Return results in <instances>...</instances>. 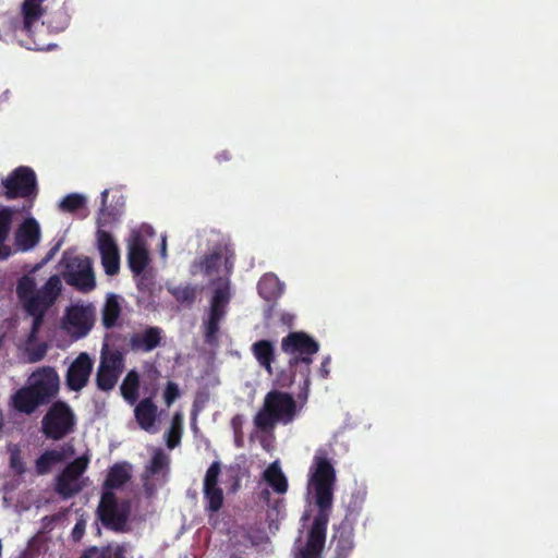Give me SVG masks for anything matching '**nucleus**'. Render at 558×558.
<instances>
[{"instance_id":"f257e3e1","label":"nucleus","mask_w":558,"mask_h":558,"mask_svg":"<svg viewBox=\"0 0 558 558\" xmlns=\"http://www.w3.org/2000/svg\"><path fill=\"white\" fill-rule=\"evenodd\" d=\"M62 290L63 284L59 275L49 277L38 289L35 279L31 276L25 275L17 280L15 290L17 300L23 311L32 317L28 343L36 341L47 313L57 303Z\"/></svg>"},{"instance_id":"f03ea898","label":"nucleus","mask_w":558,"mask_h":558,"mask_svg":"<svg viewBox=\"0 0 558 558\" xmlns=\"http://www.w3.org/2000/svg\"><path fill=\"white\" fill-rule=\"evenodd\" d=\"M281 351L289 355L288 368L301 378L298 398L306 401L311 387V365L319 343L304 331H291L281 340Z\"/></svg>"},{"instance_id":"7ed1b4c3","label":"nucleus","mask_w":558,"mask_h":558,"mask_svg":"<svg viewBox=\"0 0 558 558\" xmlns=\"http://www.w3.org/2000/svg\"><path fill=\"white\" fill-rule=\"evenodd\" d=\"M336 470L324 449H318L310 468V485L315 494L318 511L330 512L333 501Z\"/></svg>"},{"instance_id":"20e7f679","label":"nucleus","mask_w":558,"mask_h":558,"mask_svg":"<svg viewBox=\"0 0 558 558\" xmlns=\"http://www.w3.org/2000/svg\"><path fill=\"white\" fill-rule=\"evenodd\" d=\"M295 412L296 403L290 393L271 390L265 396L263 408L254 417V424L259 429H267L278 422H291Z\"/></svg>"},{"instance_id":"39448f33","label":"nucleus","mask_w":558,"mask_h":558,"mask_svg":"<svg viewBox=\"0 0 558 558\" xmlns=\"http://www.w3.org/2000/svg\"><path fill=\"white\" fill-rule=\"evenodd\" d=\"M76 415L69 403L53 401L41 418L40 430L50 440H62L75 430Z\"/></svg>"},{"instance_id":"423d86ee","label":"nucleus","mask_w":558,"mask_h":558,"mask_svg":"<svg viewBox=\"0 0 558 558\" xmlns=\"http://www.w3.org/2000/svg\"><path fill=\"white\" fill-rule=\"evenodd\" d=\"M60 265L63 268L62 277L69 286L82 292L95 288V276L88 257L77 256L68 250L63 252Z\"/></svg>"},{"instance_id":"0eeeda50","label":"nucleus","mask_w":558,"mask_h":558,"mask_svg":"<svg viewBox=\"0 0 558 558\" xmlns=\"http://www.w3.org/2000/svg\"><path fill=\"white\" fill-rule=\"evenodd\" d=\"M125 367L124 354L107 343L102 345L96 374V385L101 391H110L117 385Z\"/></svg>"},{"instance_id":"6e6552de","label":"nucleus","mask_w":558,"mask_h":558,"mask_svg":"<svg viewBox=\"0 0 558 558\" xmlns=\"http://www.w3.org/2000/svg\"><path fill=\"white\" fill-rule=\"evenodd\" d=\"M96 513L106 529L124 532L130 515V507L126 502L119 504L113 492L104 490Z\"/></svg>"},{"instance_id":"1a4fd4ad","label":"nucleus","mask_w":558,"mask_h":558,"mask_svg":"<svg viewBox=\"0 0 558 558\" xmlns=\"http://www.w3.org/2000/svg\"><path fill=\"white\" fill-rule=\"evenodd\" d=\"M1 185L8 199L34 198L38 193L36 173L26 166L15 168L2 180Z\"/></svg>"},{"instance_id":"9d476101","label":"nucleus","mask_w":558,"mask_h":558,"mask_svg":"<svg viewBox=\"0 0 558 558\" xmlns=\"http://www.w3.org/2000/svg\"><path fill=\"white\" fill-rule=\"evenodd\" d=\"M330 512L317 511L307 532L305 544L298 550L296 558H320L326 544Z\"/></svg>"},{"instance_id":"9b49d317","label":"nucleus","mask_w":558,"mask_h":558,"mask_svg":"<svg viewBox=\"0 0 558 558\" xmlns=\"http://www.w3.org/2000/svg\"><path fill=\"white\" fill-rule=\"evenodd\" d=\"M27 385L47 405L58 396L60 389V378L57 371L51 366L37 368L28 377Z\"/></svg>"},{"instance_id":"f8f14e48","label":"nucleus","mask_w":558,"mask_h":558,"mask_svg":"<svg viewBox=\"0 0 558 558\" xmlns=\"http://www.w3.org/2000/svg\"><path fill=\"white\" fill-rule=\"evenodd\" d=\"M359 512L354 513L349 507L344 519L335 526L331 545H333L332 558H349L354 548V524Z\"/></svg>"},{"instance_id":"ddd939ff","label":"nucleus","mask_w":558,"mask_h":558,"mask_svg":"<svg viewBox=\"0 0 558 558\" xmlns=\"http://www.w3.org/2000/svg\"><path fill=\"white\" fill-rule=\"evenodd\" d=\"M87 463L86 459L76 458L57 476L54 489L63 499H69L82 490L78 478L87 469Z\"/></svg>"},{"instance_id":"4468645a","label":"nucleus","mask_w":558,"mask_h":558,"mask_svg":"<svg viewBox=\"0 0 558 558\" xmlns=\"http://www.w3.org/2000/svg\"><path fill=\"white\" fill-rule=\"evenodd\" d=\"M220 473V461H214L207 469L204 476L203 498L205 502V510L208 513H217L223 506V490L218 485Z\"/></svg>"},{"instance_id":"2eb2a0df","label":"nucleus","mask_w":558,"mask_h":558,"mask_svg":"<svg viewBox=\"0 0 558 558\" xmlns=\"http://www.w3.org/2000/svg\"><path fill=\"white\" fill-rule=\"evenodd\" d=\"M96 238L105 272L109 276L117 275L120 270V253L116 240L110 232L101 229L97 230Z\"/></svg>"},{"instance_id":"dca6fc26","label":"nucleus","mask_w":558,"mask_h":558,"mask_svg":"<svg viewBox=\"0 0 558 558\" xmlns=\"http://www.w3.org/2000/svg\"><path fill=\"white\" fill-rule=\"evenodd\" d=\"M93 366L92 357L86 352L80 353L68 368L65 375L68 388L72 391H81L88 384Z\"/></svg>"},{"instance_id":"f3484780","label":"nucleus","mask_w":558,"mask_h":558,"mask_svg":"<svg viewBox=\"0 0 558 558\" xmlns=\"http://www.w3.org/2000/svg\"><path fill=\"white\" fill-rule=\"evenodd\" d=\"M41 232L38 221L26 218L15 230L14 245L16 252L32 251L40 241Z\"/></svg>"},{"instance_id":"a211bd4d","label":"nucleus","mask_w":558,"mask_h":558,"mask_svg":"<svg viewBox=\"0 0 558 558\" xmlns=\"http://www.w3.org/2000/svg\"><path fill=\"white\" fill-rule=\"evenodd\" d=\"M163 330L157 326L146 327L143 331L134 332L130 338L133 352H151L161 344Z\"/></svg>"},{"instance_id":"6ab92c4d","label":"nucleus","mask_w":558,"mask_h":558,"mask_svg":"<svg viewBox=\"0 0 558 558\" xmlns=\"http://www.w3.org/2000/svg\"><path fill=\"white\" fill-rule=\"evenodd\" d=\"M129 267L135 275L144 271L149 262L146 241L140 232L133 233L128 252Z\"/></svg>"},{"instance_id":"aec40b11","label":"nucleus","mask_w":558,"mask_h":558,"mask_svg":"<svg viewBox=\"0 0 558 558\" xmlns=\"http://www.w3.org/2000/svg\"><path fill=\"white\" fill-rule=\"evenodd\" d=\"M45 405L35 392L25 385L11 396V407L19 413L32 415L39 408Z\"/></svg>"},{"instance_id":"412c9836","label":"nucleus","mask_w":558,"mask_h":558,"mask_svg":"<svg viewBox=\"0 0 558 558\" xmlns=\"http://www.w3.org/2000/svg\"><path fill=\"white\" fill-rule=\"evenodd\" d=\"M230 301V290L228 281L219 279L218 286L215 288L208 317L221 320L226 315V307Z\"/></svg>"},{"instance_id":"4be33fe9","label":"nucleus","mask_w":558,"mask_h":558,"mask_svg":"<svg viewBox=\"0 0 558 558\" xmlns=\"http://www.w3.org/2000/svg\"><path fill=\"white\" fill-rule=\"evenodd\" d=\"M132 477V466L128 462H118L110 466L104 482V490L119 489Z\"/></svg>"},{"instance_id":"5701e85b","label":"nucleus","mask_w":558,"mask_h":558,"mask_svg":"<svg viewBox=\"0 0 558 558\" xmlns=\"http://www.w3.org/2000/svg\"><path fill=\"white\" fill-rule=\"evenodd\" d=\"M158 408L151 398L141 400L135 409L134 415L140 427L146 432L151 430L157 420Z\"/></svg>"},{"instance_id":"b1692460","label":"nucleus","mask_w":558,"mask_h":558,"mask_svg":"<svg viewBox=\"0 0 558 558\" xmlns=\"http://www.w3.org/2000/svg\"><path fill=\"white\" fill-rule=\"evenodd\" d=\"M14 210L10 207L0 208V260H5L12 255V248L7 244L9 240Z\"/></svg>"},{"instance_id":"393cba45","label":"nucleus","mask_w":558,"mask_h":558,"mask_svg":"<svg viewBox=\"0 0 558 558\" xmlns=\"http://www.w3.org/2000/svg\"><path fill=\"white\" fill-rule=\"evenodd\" d=\"M44 0H24L22 3V25L21 31L31 35L35 23L44 15L41 2Z\"/></svg>"},{"instance_id":"a878e982","label":"nucleus","mask_w":558,"mask_h":558,"mask_svg":"<svg viewBox=\"0 0 558 558\" xmlns=\"http://www.w3.org/2000/svg\"><path fill=\"white\" fill-rule=\"evenodd\" d=\"M252 354L269 375L272 374V363L275 362V345L270 340H258L251 347Z\"/></svg>"},{"instance_id":"bb28decb","label":"nucleus","mask_w":558,"mask_h":558,"mask_svg":"<svg viewBox=\"0 0 558 558\" xmlns=\"http://www.w3.org/2000/svg\"><path fill=\"white\" fill-rule=\"evenodd\" d=\"M263 480L276 494L283 495L288 490V480L281 470L279 461L271 462L263 472Z\"/></svg>"},{"instance_id":"cd10ccee","label":"nucleus","mask_w":558,"mask_h":558,"mask_svg":"<svg viewBox=\"0 0 558 558\" xmlns=\"http://www.w3.org/2000/svg\"><path fill=\"white\" fill-rule=\"evenodd\" d=\"M126 548L123 544L114 547L107 545L102 547L90 546L86 548L80 558H125Z\"/></svg>"},{"instance_id":"c85d7f7f","label":"nucleus","mask_w":558,"mask_h":558,"mask_svg":"<svg viewBox=\"0 0 558 558\" xmlns=\"http://www.w3.org/2000/svg\"><path fill=\"white\" fill-rule=\"evenodd\" d=\"M121 316V306L116 294H109L101 311V322L105 328H113Z\"/></svg>"},{"instance_id":"c756f323","label":"nucleus","mask_w":558,"mask_h":558,"mask_svg":"<svg viewBox=\"0 0 558 558\" xmlns=\"http://www.w3.org/2000/svg\"><path fill=\"white\" fill-rule=\"evenodd\" d=\"M63 451L46 450L35 461V470L38 475L48 474L52 468L64 460Z\"/></svg>"},{"instance_id":"7c9ffc66","label":"nucleus","mask_w":558,"mask_h":558,"mask_svg":"<svg viewBox=\"0 0 558 558\" xmlns=\"http://www.w3.org/2000/svg\"><path fill=\"white\" fill-rule=\"evenodd\" d=\"M138 389L140 375L135 369H132L125 375L120 386L121 395L130 404H135L138 399Z\"/></svg>"},{"instance_id":"2f4dec72","label":"nucleus","mask_w":558,"mask_h":558,"mask_svg":"<svg viewBox=\"0 0 558 558\" xmlns=\"http://www.w3.org/2000/svg\"><path fill=\"white\" fill-rule=\"evenodd\" d=\"M68 323L77 329L78 335L85 336L92 328L88 314L83 307H73L66 314Z\"/></svg>"},{"instance_id":"473e14b6","label":"nucleus","mask_w":558,"mask_h":558,"mask_svg":"<svg viewBox=\"0 0 558 558\" xmlns=\"http://www.w3.org/2000/svg\"><path fill=\"white\" fill-rule=\"evenodd\" d=\"M223 254L221 247L213 250L210 253L205 254L197 263L201 271L205 276H211L218 271Z\"/></svg>"},{"instance_id":"72a5a7b5","label":"nucleus","mask_w":558,"mask_h":558,"mask_svg":"<svg viewBox=\"0 0 558 558\" xmlns=\"http://www.w3.org/2000/svg\"><path fill=\"white\" fill-rule=\"evenodd\" d=\"M183 432V415L181 412L174 413L170 427L166 434V442L169 449H174L181 442Z\"/></svg>"},{"instance_id":"f704fd0d","label":"nucleus","mask_w":558,"mask_h":558,"mask_svg":"<svg viewBox=\"0 0 558 558\" xmlns=\"http://www.w3.org/2000/svg\"><path fill=\"white\" fill-rule=\"evenodd\" d=\"M243 477V469L239 463H233L225 468L223 483L227 485L228 492L236 493L241 487Z\"/></svg>"},{"instance_id":"c9c22d12","label":"nucleus","mask_w":558,"mask_h":558,"mask_svg":"<svg viewBox=\"0 0 558 558\" xmlns=\"http://www.w3.org/2000/svg\"><path fill=\"white\" fill-rule=\"evenodd\" d=\"M169 292L178 303L185 306H191L196 299V287L190 283L170 288Z\"/></svg>"},{"instance_id":"e433bc0d","label":"nucleus","mask_w":558,"mask_h":558,"mask_svg":"<svg viewBox=\"0 0 558 558\" xmlns=\"http://www.w3.org/2000/svg\"><path fill=\"white\" fill-rule=\"evenodd\" d=\"M277 284L278 279L275 276L268 275L262 277L257 284L259 295L267 301L271 300L276 296Z\"/></svg>"},{"instance_id":"4c0bfd02","label":"nucleus","mask_w":558,"mask_h":558,"mask_svg":"<svg viewBox=\"0 0 558 558\" xmlns=\"http://www.w3.org/2000/svg\"><path fill=\"white\" fill-rule=\"evenodd\" d=\"M86 198L77 193L68 194L59 204V208L64 213H75L85 206Z\"/></svg>"},{"instance_id":"58836bf2","label":"nucleus","mask_w":558,"mask_h":558,"mask_svg":"<svg viewBox=\"0 0 558 558\" xmlns=\"http://www.w3.org/2000/svg\"><path fill=\"white\" fill-rule=\"evenodd\" d=\"M9 465L16 475H23L26 472V465L22 457V451L17 445L9 448Z\"/></svg>"},{"instance_id":"ea45409f","label":"nucleus","mask_w":558,"mask_h":558,"mask_svg":"<svg viewBox=\"0 0 558 558\" xmlns=\"http://www.w3.org/2000/svg\"><path fill=\"white\" fill-rule=\"evenodd\" d=\"M168 465V458L162 451H157L150 460V464L147 466V472L150 475L158 474Z\"/></svg>"},{"instance_id":"a19ab883","label":"nucleus","mask_w":558,"mask_h":558,"mask_svg":"<svg viewBox=\"0 0 558 558\" xmlns=\"http://www.w3.org/2000/svg\"><path fill=\"white\" fill-rule=\"evenodd\" d=\"M221 320L208 317L204 324L205 331V341L209 344H213L217 341V333L219 331V325Z\"/></svg>"},{"instance_id":"79ce46f5","label":"nucleus","mask_w":558,"mask_h":558,"mask_svg":"<svg viewBox=\"0 0 558 558\" xmlns=\"http://www.w3.org/2000/svg\"><path fill=\"white\" fill-rule=\"evenodd\" d=\"M299 374H294L290 368L288 371H281L277 375L276 385L280 388H289L295 381V377Z\"/></svg>"},{"instance_id":"37998d69","label":"nucleus","mask_w":558,"mask_h":558,"mask_svg":"<svg viewBox=\"0 0 558 558\" xmlns=\"http://www.w3.org/2000/svg\"><path fill=\"white\" fill-rule=\"evenodd\" d=\"M180 397L179 386L173 381H168L163 391V399L168 407H170Z\"/></svg>"},{"instance_id":"c03bdc74","label":"nucleus","mask_w":558,"mask_h":558,"mask_svg":"<svg viewBox=\"0 0 558 558\" xmlns=\"http://www.w3.org/2000/svg\"><path fill=\"white\" fill-rule=\"evenodd\" d=\"M47 353V344L46 343H39L33 349L28 350V361L32 363H36L41 361Z\"/></svg>"},{"instance_id":"a18cd8bd","label":"nucleus","mask_w":558,"mask_h":558,"mask_svg":"<svg viewBox=\"0 0 558 558\" xmlns=\"http://www.w3.org/2000/svg\"><path fill=\"white\" fill-rule=\"evenodd\" d=\"M84 533H85V521L78 520L72 530L73 541H75V542L80 541L83 537Z\"/></svg>"},{"instance_id":"49530a36","label":"nucleus","mask_w":558,"mask_h":558,"mask_svg":"<svg viewBox=\"0 0 558 558\" xmlns=\"http://www.w3.org/2000/svg\"><path fill=\"white\" fill-rule=\"evenodd\" d=\"M232 423V427L234 429V434H235V442L236 445L240 447L242 446V436H241V424H242V421H241V417L238 415V416H234L231 421Z\"/></svg>"},{"instance_id":"de8ad7c7","label":"nucleus","mask_w":558,"mask_h":558,"mask_svg":"<svg viewBox=\"0 0 558 558\" xmlns=\"http://www.w3.org/2000/svg\"><path fill=\"white\" fill-rule=\"evenodd\" d=\"M329 365H330V357L329 356H326L323 362L320 363V367L318 369V374L322 378H327L329 376V373H330V368H329Z\"/></svg>"},{"instance_id":"09e8293b","label":"nucleus","mask_w":558,"mask_h":558,"mask_svg":"<svg viewBox=\"0 0 558 558\" xmlns=\"http://www.w3.org/2000/svg\"><path fill=\"white\" fill-rule=\"evenodd\" d=\"M60 246H61V242H58L56 243L50 250L49 252L46 254L45 258H44V263H48L49 260H51L54 255L57 254V252L60 250Z\"/></svg>"},{"instance_id":"8fccbe9b","label":"nucleus","mask_w":558,"mask_h":558,"mask_svg":"<svg viewBox=\"0 0 558 558\" xmlns=\"http://www.w3.org/2000/svg\"><path fill=\"white\" fill-rule=\"evenodd\" d=\"M108 194H109V191H108V190H105V191L101 193V208H100V214H101V216H105V211H106V208H107V198H108Z\"/></svg>"},{"instance_id":"3c124183","label":"nucleus","mask_w":558,"mask_h":558,"mask_svg":"<svg viewBox=\"0 0 558 558\" xmlns=\"http://www.w3.org/2000/svg\"><path fill=\"white\" fill-rule=\"evenodd\" d=\"M216 159L219 161V162H222V161H228L231 159V156L229 154V151L227 150H223V151H220L216 155Z\"/></svg>"},{"instance_id":"603ef678","label":"nucleus","mask_w":558,"mask_h":558,"mask_svg":"<svg viewBox=\"0 0 558 558\" xmlns=\"http://www.w3.org/2000/svg\"><path fill=\"white\" fill-rule=\"evenodd\" d=\"M281 320H282L283 324H287L288 326H291L292 322H293V316L290 315V314H283L282 317H281Z\"/></svg>"},{"instance_id":"864d4df0","label":"nucleus","mask_w":558,"mask_h":558,"mask_svg":"<svg viewBox=\"0 0 558 558\" xmlns=\"http://www.w3.org/2000/svg\"><path fill=\"white\" fill-rule=\"evenodd\" d=\"M201 407L198 405V401L195 400L193 403V415L196 416L197 412L199 411Z\"/></svg>"},{"instance_id":"5fc2aeb1","label":"nucleus","mask_w":558,"mask_h":558,"mask_svg":"<svg viewBox=\"0 0 558 558\" xmlns=\"http://www.w3.org/2000/svg\"><path fill=\"white\" fill-rule=\"evenodd\" d=\"M225 264H226V268L228 270H230V268L232 267V263L230 262L229 257L225 258Z\"/></svg>"},{"instance_id":"6e6d98bb","label":"nucleus","mask_w":558,"mask_h":558,"mask_svg":"<svg viewBox=\"0 0 558 558\" xmlns=\"http://www.w3.org/2000/svg\"><path fill=\"white\" fill-rule=\"evenodd\" d=\"M98 225H99V226H102V225H104V223H102V217H99V218H98Z\"/></svg>"},{"instance_id":"4d7b16f0","label":"nucleus","mask_w":558,"mask_h":558,"mask_svg":"<svg viewBox=\"0 0 558 558\" xmlns=\"http://www.w3.org/2000/svg\"><path fill=\"white\" fill-rule=\"evenodd\" d=\"M162 250L163 251L166 250V242L165 241L162 242Z\"/></svg>"}]
</instances>
